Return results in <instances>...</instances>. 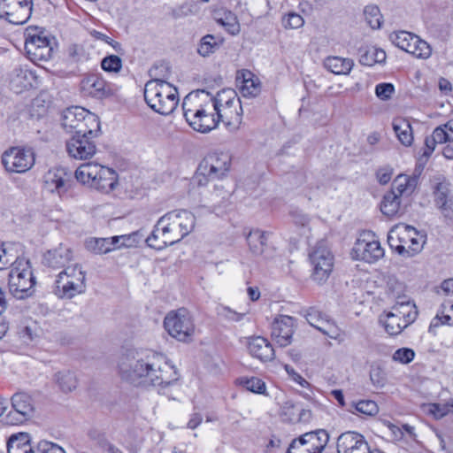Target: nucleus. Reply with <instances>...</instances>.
<instances>
[{"instance_id":"nucleus-1","label":"nucleus","mask_w":453,"mask_h":453,"mask_svg":"<svg viewBox=\"0 0 453 453\" xmlns=\"http://www.w3.org/2000/svg\"><path fill=\"white\" fill-rule=\"evenodd\" d=\"M118 372L122 380L144 388H165L179 378L163 354L142 349H126L119 358Z\"/></svg>"},{"instance_id":"nucleus-2","label":"nucleus","mask_w":453,"mask_h":453,"mask_svg":"<svg viewBox=\"0 0 453 453\" xmlns=\"http://www.w3.org/2000/svg\"><path fill=\"white\" fill-rule=\"evenodd\" d=\"M143 95L148 106L161 115L171 114L179 103L176 88L161 79L147 81Z\"/></svg>"},{"instance_id":"nucleus-3","label":"nucleus","mask_w":453,"mask_h":453,"mask_svg":"<svg viewBox=\"0 0 453 453\" xmlns=\"http://www.w3.org/2000/svg\"><path fill=\"white\" fill-rule=\"evenodd\" d=\"M183 114L186 121L195 130L200 133H208L214 129L219 120L215 117L213 105L208 102L204 104H196L193 102L190 95L187 96L182 103Z\"/></svg>"},{"instance_id":"nucleus-4","label":"nucleus","mask_w":453,"mask_h":453,"mask_svg":"<svg viewBox=\"0 0 453 453\" xmlns=\"http://www.w3.org/2000/svg\"><path fill=\"white\" fill-rule=\"evenodd\" d=\"M196 217L187 210H179L167 212L158 219V226H162L164 234L174 243L181 241L195 227Z\"/></svg>"},{"instance_id":"nucleus-5","label":"nucleus","mask_w":453,"mask_h":453,"mask_svg":"<svg viewBox=\"0 0 453 453\" xmlns=\"http://www.w3.org/2000/svg\"><path fill=\"white\" fill-rule=\"evenodd\" d=\"M9 289L14 297L23 299L34 292L35 277L30 261L24 257L17 258L9 273Z\"/></svg>"},{"instance_id":"nucleus-6","label":"nucleus","mask_w":453,"mask_h":453,"mask_svg":"<svg viewBox=\"0 0 453 453\" xmlns=\"http://www.w3.org/2000/svg\"><path fill=\"white\" fill-rule=\"evenodd\" d=\"M231 166V156L227 152L208 153L198 165L195 180L199 186H205L210 180L221 179Z\"/></svg>"},{"instance_id":"nucleus-7","label":"nucleus","mask_w":453,"mask_h":453,"mask_svg":"<svg viewBox=\"0 0 453 453\" xmlns=\"http://www.w3.org/2000/svg\"><path fill=\"white\" fill-rule=\"evenodd\" d=\"M62 127L66 132L79 134H89L99 132L100 122L98 117L88 110L73 106L64 111L62 114Z\"/></svg>"},{"instance_id":"nucleus-8","label":"nucleus","mask_w":453,"mask_h":453,"mask_svg":"<svg viewBox=\"0 0 453 453\" xmlns=\"http://www.w3.org/2000/svg\"><path fill=\"white\" fill-rule=\"evenodd\" d=\"M86 290V276L79 265L67 266L55 280L54 293L60 298L71 299Z\"/></svg>"},{"instance_id":"nucleus-9","label":"nucleus","mask_w":453,"mask_h":453,"mask_svg":"<svg viewBox=\"0 0 453 453\" xmlns=\"http://www.w3.org/2000/svg\"><path fill=\"white\" fill-rule=\"evenodd\" d=\"M312 266L311 279L318 284L325 283L333 272L334 257L326 241L318 242L309 252Z\"/></svg>"},{"instance_id":"nucleus-10","label":"nucleus","mask_w":453,"mask_h":453,"mask_svg":"<svg viewBox=\"0 0 453 453\" xmlns=\"http://www.w3.org/2000/svg\"><path fill=\"white\" fill-rule=\"evenodd\" d=\"M81 94L96 100H106L114 97L119 87L107 81L100 73H86L80 81Z\"/></svg>"},{"instance_id":"nucleus-11","label":"nucleus","mask_w":453,"mask_h":453,"mask_svg":"<svg viewBox=\"0 0 453 453\" xmlns=\"http://www.w3.org/2000/svg\"><path fill=\"white\" fill-rule=\"evenodd\" d=\"M208 103L213 105V111L219 119L226 118L236 123L241 122L242 108L234 89H222L214 97H211Z\"/></svg>"},{"instance_id":"nucleus-12","label":"nucleus","mask_w":453,"mask_h":453,"mask_svg":"<svg viewBox=\"0 0 453 453\" xmlns=\"http://www.w3.org/2000/svg\"><path fill=\"white\" fill-rule=\"evenodd\" d=\"M168 334L180 342H188L195 333V325L190 313L184 308L170 311L164 319Z\"/></svg>"},{"instance_id":"nucleus-13","label":"nucleus","mask_w":453,"mask_h":453,"mask_svg":"<svg viewBox=\"0 0 453 453\" xmlns=\"http://www.w3.org/2000/svg\"><path fill=\"white\" fill-rule=\"evenodd\" d=\"M2 164L9 173H26L35 165V152L31 148L12 147L3 153Z\"/></svg>"},{"instance_id":"nucleus-14","label":"nucleus","mask_w":453,"mask_h":453,"mask_svg":"<svg viewBox=\"0 0 453 453\" xmlns=\"http://www.w3.org/2000/svg\"><path fill=\"white\" fill-rule=\"evenodd\" d=\"M11 402L13 411H10L4 417L5 424L11 426L22 424L32 416L34 404L29 395L24 392L16 393L12 396Z\"/></svg>"},{"instance_id":"nucleus-15","label":"nucleus","mask_w":453,"mask_h":453,"mask_svg":"<svg viewBox=\"0 0 453 453\" xmlns=\"http://www.w3.org/2000/svg\"><path fill=\"white\" fill-rule=\"evenodd\" d=\"M0 5L4 9L1 17L14 25H23L32 14V0H2Z\"/></svg>"},{"instance_id":"nucleus-16","label":"nucleus","mask_w":453,"mask_h":453,"mask_svg":"<svg viewBox=\"0 0 453 453\" xmlns=\"http://www.w3.org/2000/svg\"><path fill=\"white\" fill-rule=\"evenodd\" d=\"M95 132L92 135L89 134H74L66 142V150L70 157L86 160L91 158L96 152V146L93 138L97 135Z\"/></svg>"},{"instance_id":"nucleus-17","label":"nucleus","mask_w":453,"mask_h":453,"mask_svg":"<svg viewBox=\"0 0 453 453\" xmlns=\"http://www.w3.org/2000/svg\"><path fill=\"white\" fill-rule=\"evenodd\" d=\"M46 188L57 192L59 196L66 193L74 183L73 172L63 166L48 170L43 176Z\"/></svg>"},{"instance_id":"nucleus-18","label":"nucleus","mask_w":453,"mask_h":453,"mask_svg":"<svg viewBox=\"0 0 453 453\" xmlns=\"http://www.w3.org/2000/svg\"><path fill=\"white\" fill-rule=\"evenodd\" d=\"M25 50L28 58L35 64L50 60L53 54L50 40L42 35H29L25 42Z\"/></svg>"},{"instance_id":"nucleus-19","label":"nucleus","mask_w":453,"mask_h":453,"mask_svg":"<svg viewBox=\"0 0 453 453\" xmlns=\"http://www.w3.org/2000/svg\"><path fill=\"white\" fill-rule=\"evenodd\" d=\"M351 254L357 260L372 264L384 256V249L377 240L367 241L359 238L356 242Z\"/></svg>"},{"instance_id":"nucleus-20","label":"nucleus","mask_w":453,"mask_h":453,"mask_svg":"<svg viewBox=\"0 0 453 453\" xmlns=\"http://www.w3.org/2000/svg\"><path fill=\"white\" fill-rule=\"evenodd\" d=\"M337 453H369V444L363 434L347 431L337 438Z\"/></svg>"},{"instance_id":"nucleus-21","label":"nucleus","mask_w":453,"mask_h":453,"mask_svg":"<svg viewBox=\"0 0 453 453\" xmlns=\"http://www.w3.org/2000/svg\"><path fill=\"white\" fill-rule=\"evenodd\" d=\"M294 327V318L280 315L272 323V337L280 347H286L291 343Z\"/></svg>"},{"instance_id":"nucleus-22","label":"nucleus","mask_w":453,"mask_h":453,"mask_svg":"<svg viewBox=\"0 0 453 453\" xmlns=\"http://www.w3.org/2000/svg\"><path fill=\"white\" fill-rule=\"evenodd\" d=\"M72 250L61 243L58 247L49 250L43 253L42 264L50 269L58 270L63 268L64 270L67 267V265L72 261Z\"/></svg>"},{"instance_id":"nucleus-23","label":"nucleus","mask_w":453,"mask_h":453,"mask_svg":"<svg viewBox=\"0 0 453 453\" xmlns=\"http://www.w3.org/2000/svg\"><path fill=\"white\" fill-rule=\"evenodd\" d=\"M329 441V434L325 429H318L315 431L308 432L292 440L287 453H293L296 444H311V447L317 449V453H322Z\"/></svg>"},{"instance_id":"nucleus-24","label":"nucleus","mask_w":453,"mask_h":453,"mask_svg":"<svg viewBox=\"0 0 453 453\" xmlns=\"http://www.w3.org/2000/svg\"><path fill=\"white\" fill-rule=\"evenodd\" d=\"M247 242L250 252L256 257L269 259L274 254V249L269 245L265 233L258 229L249 233Z\"/></svg>"},{"instance_id":"nucleus-25","label":"nucleus","mask_w":453,"mask_h":453,"mask_svg":"<svg viewBox=\"0 0 453 453\" xmlns=\"http://www.w3.org/2000/svg\"><path fill=\"white\" fill-rule=\"evenodd\" d=\"M250 354L262 362L274 358V349L269 341L262 336H253L248 340Z\"/></svg>"},{"instance_id":"nucleus-26","label":"nucleus","mask_w":453,"mask_h":453,"mask_svg":"<svg viewBox=\"0 0 453 453\" xmlns=\"http://www.w3.org/2000/svg\"><path fill=\"white\" fill-rule=\"evenodd\" d=\"M236 81L239 86V90L244 97H256L261 91L259 80L248 70L238 72Z\"/></svg>"},{"instance_id":"nucleus-27","label":"nucleus","mask_w":453,"mask_h":453,"mask_svg":"<svg viewBox=\"0 0 453 453\" xmlns=\"http://www.w3.org/2000/svg\"><path fill=\"white\" fill-rule=\"evenodd\" d=\"M434 203L445 218L453 217V196L447 183H437L434 192Z\"/></svg>"},{"instance_id":"nucleus-28","label":"nucleus","mask_w":453,"mask_h":453,"mask_svg":"<svg viewBox=\"0 0 453 453\" xmlns=\"http://www.w3.org/2000/svg\"><path fill=\"white\" fill-rule=\"evenodd\" d=\"M421 239L422 237H418V234L414 235L413 234H410V242L406 247L404 244H395L396 240L395 236L388 234V242L391 249L395 250L399 255L410 257L422 250L424 242H422Z\"/></svg>"},{"instance_id":"nucleus-29","label":"nucleus","mask_w":453,"mask_h":453,"mask_svg":"<svg viewBox=\"0 0 453 453\" xmlns=\"http://www.w3.org/2000/svg\"><path fill=\"white\" fill-rule=\"evenodd\" d=\"M213 19L219 26L224 27L226 33L231 35H236L241 31V26L237 16L227 9L220 8L215 10L213 12Z\"/></svg>"},{"instance_id":"nucleus-30","label":"nucleus","mask_w":453,"mask_h":453,"mask_svg":"<svg viewBox=\"0 0 453 453\" xmlns=\"http://www.w3.org/2000/svg\"><path fill=\"white\" fill-rule=\"evenodd\" d=\"M418 178L417 176L398 175L393 181L392 189L399 197L402 196H410L415 190L418 185Z\"/></svg>"},{"instance_id":"nucleus-31","label":"nucleus","mask_w":453,"mask_h":453,"mask_svg":"<svg viewBox=\"0 0 453 453\" xmlns=\"http://www.w3.org/2000/svg\"><path fill=\"white\" fill-rule=\"evenodd\" d=\"M392 127L399 142L404 146H411L413 142V133L408 119L396 118L393 120Z\"/></svg>"},{"instance_id":"nucleus-32","label":"nucleus","mask_w":453,"mask_h":453,"mask_svg":"<svg viewBox=\"0 0 453 453\" xmlns=\"http://www.w3.org/2000/svg\"><path fill=\"white\" fill-rule=\"evenodd\" d=\"M353 65L354 62L352 59L335 56L327 57L324 61L325 68L337 75L349 73Z\"/></svg>"},{"instance_id":"nucleus-33","label":"nucleus","mask_w":453,"mask_h":453,"mask_svg":"<svg viewBox=\"0 0 453 453\" xmlns=\"http://www.w3.org/2000/svg\"><path fill=\"white\" fill-rule=\"evenodd\" d=\"M116 183L117 179L115 171L105 167L102 170L97 179L94 180L91 187L101 192L109 193L114 189Z\"/></svg>"},{"instance_id":"nucleus-34","label":"nucleus","mask_w":453,"mask_h":453,"mask_svg":"<svg viewBox=\"0 0 453 453\" xmlns=\"http://www.w3.org/2000/svg\"><path fill=\"white\" fill-rule=\"evenodd\" d=\"M223 37H216L213 35L208 34L203 36L197 46V53L207 58L216 50H218L224 43Z\"/></svg>"},{"instance_id":"nucleus-35","label":"nucleus","mask_w":453,"mask_h":453,"mask_svg":"<svg viewBox=\"0 0 453 453\" xmlns=\"http://www.w3.org/2000/svg\"><path fill=\"white\" fill-rule=\"evenodd\" d=\"M380 322L383 325L385 331L389 335H398L409 325H404V319L392 311L388 312L385 316H380Z\"/></svg>"},{"instance_id":"nucleus-36","label":"nucleus","mask_w":453,"mask_h":453,"mask_svg":"<svg viewBox=\"0 0 453 453\" xmlns=\"http://www.w3.org/2000/svg\"><path fill=\"white\" fill-rule=\"evenodd\" d=\"M146 243L149 247L160 250L173 245V241L168 238V234H164L157 221L151 234L146 238Z\"/></svg>"},{"instance_id":"nucleus-37","label":"nucleus","mask_w":453,"mask_h":453,"mask_svg":"<svg viewBox=\"0 0 453 453\" xmlns=\"http://www.w3.org/2000/svg\"><path fill=\"white\" fill-rule=\"evenodd\" d=\"M347 411L352 414L359 413L365 416H375L379 412V407L372 400L351 401L348 404Z\"/></svg>"},{"instance_id":"nucleus-38","label":"nucleus","mask_w":453,"mask_h":453,"mask_svg":"<svg viewBox=\"0 0 453 453\" xmlns=\"http://www.w3.org/2000/svg\"><path fill=\"white\" fill-rule=\"evenodd\" d=\"M401 200L395 191L387 192L380 203L381 212L388 217L395 216L400 209Z\"/></svg>"},{"instance_id":"nucleus-39","label":"nucleus","mask_w":453,"mask_h":453,"mask_svg":"<svg viewBox=\"0 0 453 453\" xmlns=\"http://www.w3.org/2000/svg\"><path fill=\"white\" fill-rule=\"evenodd\" d=\"M36 80L35 72L27 68H16L12 72L11 79L12 89H13V82L18 83L22 88H30Z\"/></svg>"},{"instance_id":"nucleus-40","label":"nucleus","mask_w":453,"mask_h":453,"mask_svg":"<svg viewBox=\"0 0 453 453\" xmlns=\"http://www.w3.org/2000/svg\"><path fill=\"white\" fill-rule=\"evenodd\" d=\"M392 312L399 314L402 319H404V325H411L418 317V311L414 303L411 302L397 303L392 308Z\"/></svg>"},{"instance_id":"nucleus-41","label":"nucleus","mask_w":453,"mask_h":453,"mask_svg":"<svg viewBox=\"0 0 453 453\" xmlns=\"http://www.w3.org/2000/svg\"><path fill=\"white\" fill-rule=\"evenodd\" d=\"M54 378L59 388L65 393L71 392L77 387L76 376L73 372L69 370L57 372Z\"/></svg>"},{"instance_id":"nucleus-42","label":"nucleus","mask_w":453,"mask_h":453,"mask_svg":"<svg viewBox=\"0 0 453 453\" xmlns=\"http://www.w3.org/2000/svg\"><path fill=\"white\" fill-rule=\"evenodd\" d=\"M415 35L412 33L403 30L390 34L389 39L396 47L410 53L411 48L413 46L412 42Z\"/></svg>"},{"instance_id":"nucleus-43","label":"nucleus","mask_w":453,"mask_h":453,"mask_svg":"<svg viewBox=\"0 0 453 453\" xmlns=\"http://www.w3.org/2000/svg\"><path fill=\"white\" fill-rule=\"evenodd\" d=\"M239 385L242 386L247 390L256 394H265V383L257 377H240L237 379Z\"/></svg>"},{"instance_id":"nucleus-44","label":"nucleus","mask_w":453,"mask_h":453,"mask_svg":"<svg viewBox=\"0 0 453 453\" xmlns=\"http://www.w3.org/2000/svg\"><path fill=\"white\" fill-rule=\"evenodd\" d=\"M17 246L15 243H3L0 247V270H3L8 265L13 267V263L17 258H19L17 254L13 253L14 248Z\"/></svg>"},{"instance_id":"nucleus-45","label":"nucleus","mask_w":453,"mask_h":453,"mask_svg":"<svg viewBox=\"0 0 453 453\" xmlns=\"http://www.w3.org/2000/svg\"><path fill=\"white\" fill-rule=\"evenodd\" d=\"M386 60V52L381 49L372 48L361 55L360 63L364 65L372 66L377 63H383Z\"/></svg>"},{"instance_id":"nucleus-46","label":"nucleus","mask_w":453,"mask_h":453,"mask_svg":"<svg viewBox=\"0 0 453 453\" xmlns=\"http://www.w3.org/2000/svg\"><path fill=\"white\" fill-rule=\"evenodd\" d=\"M88 250L95 254H106L111 252L108 238H89L85 242Z\"/></svg>"},{"instance_id":"nucleus-47","label":"nucleus","mask_w":453,"mask_h":453,"mask_svg":"<svg viewBox=\"0 0 453 453\" xmlns=\"http://www.w3.org/2000/svg\"><path fill=\"white\" fill-rule=\"evenodd\" d=\"M33 448L30 443V436L27 433H19L12 434L7 441V451L11 452L14 448L18 449Z\"/></svg>"},{"instance_id":"nucleus-48","label":"nucleus","mask_w":453,"mask_h":453,"mask_svg":"<svg viewBox=\"0 0 453 453\" xmlns=\"http://www.w3.org/2000/svg\"><path fill=\"white\" fill-rule=\"evenodd\" d=\"M365 19L367 24L372 28L377 29L380 27L382 15L380 9L376 5H368L364 10Z\"/></svg>"},{"instance_id":"nucleus-49","label":"nucleus","mask_w":453,"mask_h":453,"mask_svg":"<svg viewBox=\"0 0 453 453\" xmlns=\"http://www.w3.org/2000/svg\"><path fill=\"white\" fill-rule=\"evenodd\" d=\"M413 234L418 235L416 229L408 225H403L396 227L395 230H392L389 234H393L396 240L395 244H404L406 247L409 244V234Z\"/></svg>"},{"instance_id":"nucleus-50","label":"nucleus","mask_w":453,"mask_h":453,"mask_svg":"<svg viewBox=\"0 0 453 453\" xmlns=\"http://www.w3.org/2000/svg\"><path fill=\"white\" fill-rule=\"evenodd\" d=\"M412 44L410 54L420 58H427L431 55L432 50L429 44L418 35H415Z\"/></svg>"},{"instance_id":"nucleus-51","label":"nucleus","mask_w":453,"mask_h":453,"mask_svg":"<svg viewBox=\"0 0 453 453\" xmlns=\"http://www.w3.org/2000/svg\"><path fill=\"white\" fill-rule=\"evenodd\" d=\"M307 322L316 329H319L325 321L328 319L326 314L314 307L309 308L304 314Z\"/></svg>"},{"instance_id":"nucleus-52","label":"nucleus","mask_w":453,"mask_h":453,"mask_svg":"<svg viewBox=\"0 0 453 453\" xmlns=\"http://www.w3.org/2000/svg\"><path fill=\"white\" fill-rule=\"evenodd\" d=\"M101 68L106 73H118L122 68V59L117 55H108L101 60Z\"/></svg>"},{"instance_id":"nucleus-53","label":"nucleus","mask_w":453,"mask_h":453,"mask_svg":"<svg viewBox=\"0 0 453 453\" xmlns=\"http://www.w3.org/2000/svg\"><path fill=\"white\" fill-rule=\"evenodd\" d=\"M217 314L221 319L227 320V321H232V322H239L245 316V313L237 312L235 311H233L229 307L224 306V305H219L217 308Z\"/></svg>"},{"instance_id":"nucleus-54","label":"nucleus","mask_w":453,"mask_h":453,"mask_svg":"<svg viewBox=\"0 0 453 453\" xmlns=\"http://www.w3.org/2000/svg\"><path fill=\"white\" fill-rule=\"evenodd\" d=\"M230 196L231 193L224 189L222 186H215V189L211 194V200L214 202V206L223 207Z\"/></svg>"},{"instance_id":"nucleus-55","label":"nucleus","mask_w":453,"mask_h":453,"mask_svg":"<svg viewBox=\"0 0 453 453\" xmlns=\"http://www.w3.org/2000/svg\"><path fill=\"white\" fill-rule=\"evenodd\" d=\"M282 23L285 28L296 29L300 28L304 24L303 18L296 12H289L282 19Z\"/></svg>"},{"instance_id":"nucleus-56","label":"nucleus","mask_w":453,"mask_h":453,"mask_svg":"<svg viewBox=\"0 0 453 453\" xmlns=\"http://www.w3.org/2000/svg\"><path fill=\"white\" fill-rule=\"evenodd\" d=\"M415 357V352L410 348H401L393 354V360L401 364H409Z\"/></svg>"},{"instance_id":"nucleus-57","label":"nucleus","mask_w":453,"mask_h":453,"mask_svg":"<svg viewBox=\"0 0 453 453\" xmlns=\"http://www.w3.org/2000/svg\"><path fill=\"white\" fill-rule=\"evenodd\" d=\"M395 92V87L391 83H380L375 88V94L380 100H388Z\"/></svg>"},{"instance_id":"nucleus-58","label":"nucleus","mask_w":453,"mask_h":453,"mask_svg":"<svg viewBox=\"0 0 453 453\" xmlns=\"http://www.w3.org/2000/svg\"><path fill=\"white\" fill-rule=\"evenodd\" d=\"M138 233H133L132 234H124V235H116L108 238L110 243L111 251L115 250L117 249H120L122 247L128 246L126 243L127 241H129L133 236L137 235Z\"/></svg>"},{"instance_id":"nucleus-59","label":"nucleus","mask_w":453,"mask_h":453,"mask_svg":"<svg viewBox=\"0 0 453 453\" xmlns=\"http://www.w3.org/2000/svg\"><path fill=\"white\" fill-rule=\"evenodd\" d=\"M319 331L331 339H337L340 336V329L329 318L325 321Z\"/></svg>"},{"instance_id":"nucleus-60","label":"nucleus","mask_w":453,"mask_h":453,"mask_svg":"<svg viewBox=\"0 0 453 453\" xmlns=\"http://www.w3.org/2000/svg\"><path fill=\"white\" fill-rule=\"evenodd\" d=\"M38 453H65L64 449L56 443L48 441H41L37 444Z\"/></svg>"},{"instance_id":"nucleus-61","label":"nucleus","mask_w":453,"mask_h":453,"mask_svg":"<svg viewBox=\"0 0 453 453\" xmlns=\"http://www.w3.org/2000/svg\"><path fill=\"white\" fill-rule=\"evenodd\" d=\"M87 169V181H90V186L93 185L94 180H96L98 175L101 173L102 170L105 168L98 164L87 163L85 164Z\"/></svg>"},{"instance_id":"nucleus-62","label":"nucleus","mask_w":453,"mask_h":453,"mask_svg":"<svg viewBox=\"0 0 453 453\" xmlns=\"http://www.w3.org/2000/svg\"><path fill=\"white\" fill-rule=\"evenodd\" d=\"M431 135L438 143L452 142L444 125L437 127Z\"/></svg>"},{"instance_id":"nucleus-63","label":"nucleus","mask_w":453,"mask_h":453,"mask_svg":"<svg viewBox=\"0 0 453 453\" xmlns=\"http://www.w3.org/2000/svg\"><path fill=\"white\" fill-rule=\"evenodd\" d=\"M285 371L288 374V376L296 383H298L303 388H310L311 384L302 377L295 369L289 365H285Z\"/></svg>"},{"instance_id":"nucleus-64","label":"nucleus","mask_w":453,"mask_h":453,"mask_svg":"<svg viewBox=\"0 0 453 453\" xmlns=\"http://www.w3.org/2000/svg\"><path fill=\"white\" fill-rule=\"evenodd\" d=\"M392 174L393 170L388 166L381 167L376 172L377 180L382 185L388 184L390 181Z\"/></svg>"}]
</instances>
